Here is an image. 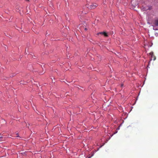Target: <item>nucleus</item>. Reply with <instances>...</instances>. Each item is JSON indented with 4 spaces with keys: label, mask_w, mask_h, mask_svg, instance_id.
Instances as JSON below:
<instances>
[{
    "label": "nucleus",
    "mask_w": 158,
    "mask_h": 158,
    "mask_svg": "<svg viewBox=\"0 0 158 158\" xmlns=\"http://www.w3.org/2000/svg\"><path fill=\"white\" fill-rule=\"evenodd\" d=\"M149 54L151 56V58H152L153 60H155L156 59V57L154 55L153 52H151Z\"/></svg>",
    "instance_id": "obj_1"
},
{
    "label": "nucleus",
    "mask_w": 158,
    "mask_h": 158,
    "mask_svg": "<svg viewBox=\"0 0 158 158\" xmlns=\"http://www.w3.org/2000/svg\"><path fill=\"white\" fill-rule=\"evenodd\" d=\"M151 9H152V7L151 6H148V7H147V8L145 9V10H150Z\"/></svg>",
    "instance_id": "obj_5"
},
{
    "label": "nucleus",
    "mask_w": 158,
    "mask_h": 158,
    "mask_svg": "<svg viewBox=\"0 0 158 158\" xmlns=\"http://www.w3.org/2000/svg\"><path fill=\"white\" fill-rule=\"evenodd\" d=\"M17 135L16 137H19V136H18V134H17Z\"/></svg>",
    "instance_id": "obj_8"
},
{
    "label": "nucleus",
    "mask_w": 158,
    "mask_h": 158,
    "mask_svg": "<svg viewBox=\"0 0 158 158\" xmlns=\"http://www.w3.org/2000/svg\"><path fill=\"white\" fill-rule=\"evenodd\" d=\"M87 7L88 8H90L91 9H94L96 7V5L93 4L89 6V7Z\"/></svg>",
    "instance_id": "obj_2"
},
{
    "label": "nucleus",
    "mask_w": 158,
    "mask_h": 158,
    "mask_svg": "<svg viewBox=\"0 0 158 158\" xmlns=\"http://www.w3.org/2000/svg\"><path fill=\"white\" fill-rule=\"evenodd\" d=\"M123 84H122L121 85V87H122L123 86Z\"/></svg>",
    "instance_id": "obj_7"
},
{
    "label": "nucleus",
    "mask_w": 158,
    "mask_h": 158,
    "mask_svg": "<svg viewBox=\"0 0 158 158\" xmlns=\"http://www.w3.org/2000/svg\"><path fill=\"white\" fill-rule=\"evenodd\" d=\"M99 34H101L104 35L105 36L107 37L108 36V35L107 33L105 32H99L98 33V35Z\"/></svg>",
    "instance_id": "obj_3"
},
{
    "label": "nucleus",
    "mask_w": 158,
    "mask_h": 158,
    "mask_svg": "<svg viewBox=\"0 0 158 158\" xmlns=\"http://www.w3.org/2000/svg\"><path fill=\"white\" fill-rule=\"evenodd\" d=\"M2 138V136H0V139H1V138Z\"/></svg>",
    "instance_id": "obj_9"
},
{
    "label": "nucleus",
    "mask_w": 158,
    "mask_h": 158,
    "mask_svg": "<svg viewBox=\"0 0 158 158\" xmlns=\"http://www.w3.org/2000/svg\"><path fill=\"white\" fill-rule=\"evenodd\" d=\"M156 26H154L153 27V29L154 30H157L158 29L156 27Z\"/></svg>",
    "instance_id": "obj_6"
},
{
    "label": "nucleus",
    "mask_w": 158,
    "mask_h": 158,
    "mask_svg": "<svg viewBox=\"0 0 158 158\" xmlns=\"http://www.w3.org/2000/svg\"><path fill=\"white\" fill-rule=\"evenodd\" d=\"M85 30H87V29H86V28H85Z\"/></svg>",
    "instance_id": "obj_10"
},
{
    "label": "nucleus",
    "mask_w": 158,
    "mask_h": 158,
    "mask_svg": "<svg viewBox=\"0 0 158 158\" xmlns=\"http://www.w3.org/2000/svg\"><path fill=\"white\" fill-rule=\"evenodd\" d=\"M154 25L155 26H158V20H156L155 21Z\"/></svg>",
    "instance_id": "obj_4"
}]
</instances>
